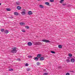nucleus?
Returning <instances> with one entry per match:
<instances>
[{
    "label": "nucleus",
    "mask_w": 75,
    "mask_h": 75,
    "mask_svg": "<svg viewBox=\"0 0 75 75\" xmlns=\"http://www.w3.org/2000/svg\"><path fill=\"white\" fill-rule=\"evenodd\" d=\"M16 49V48H14L13 49V50L11 51V52H12V53H16L17 52Z\"/></svg>",
    "instance_id": "nucleus-1"
},
{
    "label": "nucleus",
    "mask_w": 75,
    "mask_h": 75,
    "mask_svg": "<svg viewBox=\"0 0 75 75\" xmlns=\"http://www.w3.org/2000/svg\"><path fill=\"white\" fill-rule=\"evenodd\" d=\"M42 41H43V42H50V40H42Z\"/></svg>",
    "instance_id": "nucleus-2"
},
{
    "label": "nucleus",
    "mask_w": 75,
    "mask_h": 75,
    "mask_svg": "<svg viewBox=\"0 0 75 75\" xmlns=\"http://www.w3.org/2000/svg\"><path fill=\"white\" fill-rule=\"evenodd\" d=\"M28 14H29V15H32V14H33V13L31 11H30L28 12Z\"/></svg>",
    "instance_id": "nucleus-3"
},
{
    "label": "nucleus",
    "mask_w": 75,
    "mask_h": 75,
    "mask_svg": "<svg viewBox=\"0 0 75 75\" xmlns=\"http://www.w3.org/2000/svg\"><path fill=\"white\" fill-rule=\"evenodd\" d=\"M28 44L29 46H31L32 45V43L30 42H28Z\"/></svg>",
    "instance_id": "nucleus-4"
},
{
    "label": "nucleus",
    "mask_w": 75,
    "mask_h": 75,
    "mask_svg": "<svg viewBox=\"0 0 75 75\" xmlns=\"http://www.w3.org/2000/svg\"><path fill=\"white\" fill-rule=\"evenodd\" d=\"M41 55H42L41 54H38L37 55V57H38V58H40V57H41Z\"/></svg>",
    "instance_id": "nucleus-5"
},
{
    "label": "nucleus",
    "mask_w": 75,
    "mask_h": 75,
    "mask_svg": "<svg viewBox=\"0 0 75 75\" xmlns=\"http://www.w3.org/2000/svg\"><path fill=\"white\" fill-rule=\"evenodd\" d=\"M20 24L21 25H25V23H24L23 22H21L20 23Z\"/></svg>",
    "instance_id": "nucleus-6"
},
{
    "label": "nucleus",
    "mask_w": 75,
    "mask_h": 75,
    "mask_svg": "<svg viewBox=\"0 0 75 75\" xmlns=\"http://www.w3.org/2000/svg\"><path fill=\"white\" fill-rule=\"evenodd\" d=\"M40 59V61H43V60H44V57H41Z\"/></svg>",
    "instance_id": "nucleus-7"
},
{
    "label": "nucleus",
    "mask_w": 75,
    "mask_h": 75,
    "mask_svg": "<svg viewBox=\"0 0 75 75\" xmlns=\"http://www.w3.org/2000/svg\"><path fill=\"white\" fill-rule=\"evenodd\" d=\"M71 62H74L75 61V59L73 58H72L71 59Z\"/></svg>",
    "instance_id": "nucleus-8"
},
{
    "label": "nucleus",
    "mask_w": 75,
    "mask_h": 75,
    "mask_svg": "<svg viewBox=\"0 0 75 75\" xmlns=\"http://www.w3.org/2000/svg\"><path fill=\"white\" fill-rule=\"evenodd\" d=\"M45 4L47 5V6H50V3L48 2H46L45 3Z\"/></svg>",
    "instance_id": "nucleus-9"
},
{
    "label": "nucleus",
    "mask_w": 75,
    "mask_h": 75,
    "mask_svg": "<svg viewBox=\"0 0 75 75\" xmlns=\"http://www.w3.org/2000/svg\"><path fill=\"white\" fill-rule=\"evenodd\" d=\"M14 14L15 16H18V13L16 12H15L14 13Z\"/></svg>",
    "instance_id": "nucleus-10"
},
{
    "label": "nucleus",
    "mask_w": 75,
    "mask_h": 75,
    "mask_svg": "<svg viewBox=\"0 0 75 75\" xmlns=\"http://www.w3.org/2000/svg\"><path fill=\"white\" fill-rule=\"evenodd\" d=\"M68 63V62H70V60L69 59H67L66 61Z\"/></svg>",
    "instance_id": "nucleus-11"
},
{
    "label": "nucleus",
    "mask_w": 75,
    "mask_h": 75,
    "mask_svg": "<svg viewBox=\"0 0 75 75\" xmlns=\"http://www.w3.org/2000/svg\"><path fill=\"white\" fill-rule=\"evenodd\" d=\"M39 6L40 8H44V6H43L42 5H40Z\"/></svg>",
    "instance_id": "nucleus-12"
},
{
    "label": "nucleus",
    "mask_w": 75,
    "mask_h": 75,
    "mask_svg": "<svg viewBox=\"0 0 75 75\" xmlns=\"http://www.w3.org/2000/svg\"><path fill=\"white\" fill-rule=\"evenodd\" d=\"M17 8L18 10H20V9H21V7L20 6H18L17 7Z\"/></svg>",
    "instance_id": "nucleus-13"
},
{
    "label": "nucleus",
    "mask_w": 75,
    "mask_h": 75,
    "mask_svg": "<svg viewBox=\"0 0 75 75\" xmlns=\"http://www.w3.org/2000/svg\"><path fill=\"white\" fill-rule=\"evenodd\" d=\"M38 58L37 57H35V58L34 60L35 61H38Z\"/></svg>",
    "instance_id": "nucleus-14"
},
{
    "label": "nucleus",
    "mask_w": 75,
    "mask_h": 75,
    "mask_svg": "<svg viewBox=\"0 0 75 75\" xmlns=\"http://www.w3.org/2000/svg\"><path fill=\"white\" fill-rule=\"evenodd\" d=\"M64 0H61L60 1V3L62 4L64 3Z\"/></svg>",
    "instance_id": "nucleus-15"
},
{
    "label": "nucleus",
    "mask_w": 75,
    "mask_h": 75,
    "mask_svg": "<svg viewBox=\"0 0 75 75\" xmlns=\"http://www.w3.org/2000/svg\"><path fill=\"white\" fill-rule=\"evenodd\" d=\"M16 5H17V6H19V5H20V4L19 2H16Z\"/></svg>",
    "instance_id": "nucleus-16"
},
{
    "label": "nucleus",
    "mask_w": 75,
    "mask_h": 75,
    "mask_svg": "<svg viewBox=\"0 0 75 75\" xmlns=\"http://www.w3.org/2000/svg\"><path fill=\"white\" fill-rule=\"evenodd\" d=\"M58 48H62V45H59Z\"/></svg>",
    "instance_id": "nucleus-17"
},
{
    "label": "nucleus",
    "mask_w": 75,
    "mask_h": 75,
    "mask_svg": "<svg viewBox=\"0 0 75 75\" xmlns=\"http://www.w3.org/2000/svg\"><path fill=\"white\" fill-rule=\"evenodd\" d=\"M4 33H6V34H8V30L5 31H4Z\"/></svg>",
    "instance_id": "nucleus-18"
},
{
    "label": "nucleus",
    "mask_w": 75,
    "mask_h": 75,
    "mask_svg": "<svg viewBox=\"0 0 75 75\" xmlns=\"http://www.w3.org/2000/svg\"><path fill=\"white\" fill-rule=\"evenodd\" d=\"M6 9V10H7V11H10V10H11V9H10V8H7Z\"/></svg>",
    "instance_id": "nucleus-19"
},
{
    "label": "nucleus",
    "mask_w": 75,
    "mask_h": 75,
    "mask_svg": "<svg viewBox=\"0 0 75 75\" xmlns=\"http://www.w3.org/2000/svg\"><path fill=\"white\" fill-rule=\"evenodd\" d=\"M25 27L26 29H29L30 28L29 27V26H25Z\"/></svg>",
    "instance_id": "nucleus-20"
},
{
    "label": "nucleus",
    "mask_w": 75,
    "mask_h": 75,
    "mask_svg": "<svg viewBox=\"0 0 75 75\" xmlns=\"http://www.w3.org/2000/svg\"><path fill=\"white\" fill-rule=\"evenodd\" d=\"M48 74V73H44L43 74L44 75H47Z\"/></svg>",
    "instance_id": "nucleus-21"
},
{
    "label": "nucleus",
    "mask_w": 75,
    "mask_h": 75,
    "mask_svg": "<svg viewBox=\"0 0 75 75\" xmlns=\"http://www.w3.org/2000/svg\"><path fill=\"white\" fill-rule=\"evenodd\" d=\"M21 14L22 15H24L25 14V12L23 11L22 12Z\"/></svg>",
    "instance_id": "nucleus-22"
},
{
    "label": "nucleus",
    "mask_w": 75,
    "mask_h": 75,
    "mask_svg": "<svg viewBox=\"0 0 75 75\" xmlns=\"http://www.w3.org/2000/svg\"><path fill=\"white\" fill-rule=\"evenodd\" d=\"M69 57H72V54H71L70 53L69 54Z\"/></svg>",
    "instance_id": "nucleus-23"
},
{
    "label": "nucleus",
    "mask_w": 75,
    "mask_h": 75,
    "mask_svg": "<svg viewBox=\"0 0 75 75\" xmlns=\"http://www.w3.org/2000/svg\"><path fill=\"white\" fill-rule=\"evenodd\" d=\"M4 29H1V31L2 32H4Z\"/></svg>",
    "instance_id": "nucleus-24"
},
{
    "label": "nucleus",
    "mask_w": 75,
    "mask_h": 75,
    "mask_svg": "<svg viewBox=\"0 0 75 75\" xmlns=\"http://www.w3.org/2000/svg\"><path fill=\"white\" fill-rule=\"evenodd\" d=\"M22 32H25V29H22Z\"/></svg>",
    "instance_id": "nucleus-25"
},
{
    "label": "nucleus",
    "mask_w": 75,
    "mask_h": 75,
    "mask_svg": "<svg viewBox=\"0 0 75 75\" xmlns=\"http://www.w3.org/2000/svg\"><path fill=\"white\" fill-rule=\"evenodd\" d=\"M26 70L27 71H30V69L28 68Z\"/></svg>",
    "instance_id": "nucleus-26"
},
{
    "label": "nucleus",
    "mask_w": 75,
    "mask_h": 75,
    "mask_svg": "<svg viewBox=\"0 0 75 75\" xmlns=\"http://www.w3.org/2000/svg\"><path fill=\"white\" fill-rule=\"evenodd\" d=\"M50 52H51V53H52L53 54H55V52L54 51H51Z\"/></svg>",
    "instance_id": "nucleus-27"
},
{
    "label": "nucleus",
    "mask_w": 75,
    "mask_h": 75,
    "mask_svg": "<svg viewBox=\"0 0 75 75\" xmlns=\"http://www.w3.org/2000/svg\"><path fill=\"white\" fill-rule=\"evenodd\" d=\"M17 60H18V61H21V59L20 58H19L17 59Z\"/></svg>",
    "instance_id": "nucleus-28"
},
{
    "label": "nucleus",
    "mask_w": 75,
    "mask_h": 75,
    "mask_svg": "<svg viewBox=\"0 0 75 75\" xmlns=\"http://www.w3.org/2000/svg\"><path fill=\"white\" fill-rule=\"evenodd\" d=\"M28 66V64L27 63H26L25 64V67H27Z\"/></svg>",
    "instance_id": "nucleus-29"
},
{
    "label": "nucleus",
    "mask_w": 75,
    "mask_h": 75,
    "mask_svg": "<svg viewBox=\"0 0 75 75\" xmlns=\"http://www.w3.org/2000/svg\"><path fill=\"white\" fill-rule=\"evenodd\" d=\"M13 71V69H9V71Z\"/></svg>",
    "instance_id": "nucleus-30"
},
{
    "label": "nucleus",
    "mask_w": 75,
    "mask_h": 75,
    "mask_svg": "<svg viewBox=\"0 0 75 75\" xmlns=\"http://www.w3.org/2000/svg\"><path fill=\"white\" fill-rule=\"evenodd\" d=\"M66 75H69V73H67L66 74Z\"/></svg>",
    "instance_id": "nucleus-31"
},
{
    "label": "nucleus",
    "mask_w": 75,
    "mask_h": 75,
    "mask_svg": "<svg viewBox=\"0 0 75 75\" xmlns=\"http://www.w3.org/2000/svg\"><path fill=\"white\" fill-rule=\"evenodd\" d=\"M28 58H32V56H28Z\"/></svg>",
    "instance_id": "nucleus-32"
},
{
    "label": "nucleus",
    "mask_w": 75,
    "mask_h": 75,
    "mask_svg": "<svg viewBox=\"0 0 75 75\" xmlns=\"http://www.w3.org/2000/svg\"><path fill=\"white\" fill-rule=\"evenodd\" d=\"M50 2H54V0H50Z\"/></svg>",
    "instance_id": "nucleus-33"
},
{
    "label": "nucleus",
    "mask_w": 75,
    "mask_h": 75,
    "mask_svg": "<svg viewBox=\"0 0 75 75\" xmlns=\"http://www.w3.org/2000/svg\"><path fill=\"white\" fill-rule=\"evenodd\" d=\"M37 65H40V63L39 62H38L37 64Z\"/></svg>",
    "instance_id": "nucleus-34"
},
{
    "label": "nucleus",
    "mask_w": 75,
    "mask_h": 75,
    "mask_svg": "<svg viewBox=\"0 0 75 75\" xmlns=\"http://www.w3.org/2000/svg\"><path fill=\"white\" fill-rule=\"evenodd\" d=\"M66 5V4H63V6H65Z\"/></svg>",
    "instance_id": "nucleus-35"
},
{
    "label": "nucleus",
    "mask_w": 75,
    "mask_h": 75,
    "mask_svg": "<svg viewBox=\"0 0 75 75\" xmlns=\"http://www.w3.org/2000/svg\"><path fill=\"white\" fill-rule=\"evenodd\" d=\"M1 3H0V6H1Z\"/></svg>",
    "instance_id": "nucleus-36"
},
{
    "label": "nucleus",
    "mask_w": 75,
    "mask_h": 75,
    "mask_svg": "<svg viewBox=\"0 0 75 75\" xmlns=\"http://www.w3.org/2000/svg\"><path fill=\"white\" fill-rule=\"evenodd\" d=\"M38 1H40L41 0H38Z\"/></svg>",
    "instance_id": "nucleus-37"
},
{
    "label": "nucleus",
    "mask_w": 75,
    "mask_h": 75,
    "mask_svg": "<svg viewBox=\"0 0 75 75\" xmlns=\"http://www.w3.org/2000/svg\"><path fill=\"white\" fill-rule=\"evenodd\" d=\"M68 58H69V57H68Z\"/></svg>",
    "instance_id": "nucleus-38"
}]
</instances>
